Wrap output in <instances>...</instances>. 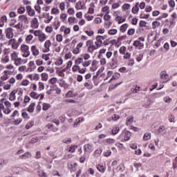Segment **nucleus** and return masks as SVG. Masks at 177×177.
<instances>
[{
    "label": "nucleus",
    "instance_id": "1",
    "mask_svg": "<svg viewBox=\"0 0 177 177\" xmlns=\"http://www.w3.org/2000/svg\"><path fill=\"white\" fill-rule=\"evenodd\" d=\"M30 48L26 44L21 46V51L22 53L23 57H28L30 56Z\"/></svg>",
    "mask_w": 177,
    "mask_h": 177
},
{
    "label": "nucleus",
    "instance_id": "2",
    "mask_svg": "<svg viewBox=\"0 0 177 177\" xmlns=\"http://www.w3.org/2000/svg\"><path fill=\"white\" fill-rule=\"evenodd\" d=\"M160 77L164 84H167L169 81V75L165 71L160 72Z\"/></svg>",
    "mask_w": 177,
    "mask_h": 177
},
{
    "label": "nucleus",
    "instance_id": "3",
    "mask_svg": "<svg viewBox=\"0 0 177 177\" xmlns=\"http://www.w3.org/2000/svg\"><path fill=\"white\" fill-rule=\"evenodd\" d=\"M13 35H15L13 34V29L12 28H8L6 30V38H8V39H10V38H13Z\"/></svg>",
    "mask_w": 177,
    "mask_h": 177
},
{
    "label": "nucleus",
    "instance_id": "4",
    "mask_svg": "<svg viewBox=\"0 0 177 177\" xmlns=\"http://www.w3.org/2000/svg\"><path fill=\"white\" fill-rule=\"evenodd\" d=\"M95 39H96V41L95 42V44L97 48H101V46H103V40L100 37V35H97L95 37Z\"/></svg>",
    "mask_w": 177,
    "mask_h": 177
},
{
    "label": "nucleus",
    "instance_id": "5",
    "mask_svg": "<svg viewBox=\"0 0 177 177\" xmlns=\"http://www.w3.org/2000/svg\"><path fill=\"white\" fill-rule=\"evenodd\" d=\"M84 153H92L93 151V145L87 144L84 146Z\"/></svg>",
    "mask_w": 177,
    "mask_h": 177
},
{
    "label": "nucleus",
    "instance_id": "6",
    "mask_svg": "<svg viewBox=\"0 0 177 177\" xmlns=\"http://www.w3.org/2000/svg\"><path fill=\"white\" fill-rule=\"evenodd\" d=\"M118 66V60L117 59V57H113L112 59V62L111 63V68H117Z\"/></svg>",
    "mask_w": 177,
    "mask_h": 177
},
{
    "label": "nucleus",
    "instance_id": "7",
    "mask_svg": "<svg viewBox=\"0 0 177 177\" xmlns=\"http://www.w3.org/2000/svg\"><path fill=\"white\" fill-rule=\"evenodd\" d=\"M50 45H52V43L50 42V40H46L45 44H44V48H46L44 52L45 53H46L47 52H49V50H50V49L49 48H50Z\"/></svg>",
    "mask_w": 177,
    "mask_h": 177
},
{
    "label": "nucleus",
    "instance_id": "8",
    "mask_svg": "<svg viewBox=\"0 0 177 177\" xmlns=\"http://www.w3.org/2000/svg\"><path fill=\"white\" fill-rule=\"evenodd\" d=\"M39 26V24H38V19L37 18H33L32 21H31V27L32 28H38Z\"/></svg>",
    "mask_w": 177,
    "mask_h": 177
},
{
    "label": "nucleus",
    "instance_id": "9",
    "mask_svg": "<svg viewBox=\"0 0 177 177\" xmlns=\"http://www.w3.org/2000/svg\"><path fill=\"white\" fill-rule=\"evenodd\" d=\"M26 11L28 12V16L32 17L35 15V11L32 10L30 6H26Z\"/></svg>",
    "mask_w": 177,
    "mask_h": 177
},
{
    "label": "nucleus",
    "instance_id": "10",
    "mask_svg": "<svg viewBox=\"0 0 177 177\" xmlns=\"http://www.w3.org/2000/svg\"><path fill=\"white\" fill-rule=\"evenodd\" d=\"M31 52L33 56H38V55H39V50L35 46H31Z\"/></svg>",
    "mask_w": 177,
    "mask_h": 177
},
{
    "label": "nucleus",
    "instance_id": "11",
    "mask_svg": "<svg viewBox=\"0 0 177 177\" xmlns=\"http://www.w3.org/2000/svg\"><path fill=\"white\" fill-rule=\"evenodd\" d=\"M19 20H21V21H24L25 24H28L29 21H28V18L27 17V15H20L19 17Z\"/></svg>",
    "mask_w": 177,
    "mask_h": 177
},
{
    "label": "nucleus",
    "instance_id": "12",
    "mask_svg": "<svg viewBox=\"0 0 177 177\" xmlns=\"http://www.w3.org/2000/svg\"><path fill=\"white\" fill-rule=\"evenodd\" d=\"M34 110H35V102H32L28 107L27 111L29 113H34Z\"/></svg>",
    "mask_w": 177,
    "mask_h": 177
},
{
    "label": "nucleus",
    "instance_id": "13",
    "mask_svg": "<svg viewBox=\"0 0 177 177\" xmlns=\"http://www.w3.org/2000/svg\"><path fill=\"white\" fill-rule=\"evenodd\" d=\"M16 93H17V91H16V90L12 91L10 94L9 100H10L11 102H13V100H15Z\"/></svg>",
    "mask_w": 177,
    "mask_h": 177
},
{
    "label": "nucleus",
    "instance_id": "14",
    "mask_svg": "<svg viewBox=\"0 0 177 177\" xmlns=\"http://www.w3.org/2000/svg\"><path fill=\"white\" fill-rule=\"evenodd\" d=\"M99 47H97V46H90L88 47L87 52H88V53H93V51L96 50V49H97Z\"/></svg>",
    "mask_w": 177,
    "mask_h": 177
},
{
    "label": "nucleus",
    "instance_id": "15",
    "mask_svg": "<svg viewBox=\"0 0 177 177\" xmlns=\"http://www.w3.org/2000/svg\"><path fill=\"white\" fill-rule=\"evenodd\" d=\"M131 133H130V131H125L124 132V142H128V140H129V139H131Z\"/></svg>",
    "mask_w": 177,
    "mask_h": 177
},
{
    "label": "nucleus",
    "instance_id": "16",
    "mask_svg": "<svg viewBox=\"0 0 177 177\" xmlns=\"http://www.w3.org/2000/svg\"><path fill=\"white\" fill-rule=\"evenodd\" d=\"M97 169L99 171V172H101L102 174H104L106 171V167L103 166V165H97Z\"/></svg>",
    "mask_w": 177,
    "mask_h": 177
},
{
    "label": "nucleus",
    "instance_id": "17",
    "mask_svg": "<svg viewBox=\"0 0 177 177\" xmlns=\"http://www.w3.org/2000/svg\"><path fill=\"white\" fill-rule=\"evenodd\" d=\"M31 158V154L30 152H26L23 155H21L19 156V158H21L22 160H26V158Z\"/></svg>",
    "mask_w": 177,
    "mask_h": 177
},
{
    "label": "nucleus",
    "instance_id": "18",
    "mask_svg": "<svg viewBox=\"0 0 177 177\" xmlns=\"http://www.w3.org/2000/svg\"><path fill=\"white\" fill-rule=\"evenodd\" d=\"M8 162H9L8 159L0 158V167H5V165H8Z\"/></svg>",
    "mask_w": 177,
    "mask_h": 177
},
{
    "label": "nucleus",
    "instance_id": "19",
    "mask_svg": "<svg viewBox=\"0 0 177 177\" xmlns=\"http://www.w3.org/2000/svg\"><path fill=\"white\" fill-rule=\"evenodd\" d=\"M151 139V133H145L143 136V140H150Z\"/></svg>",
    "mask_w": 177,
    "mask_h": 177
},
{
    "label": "nucleus",
    "instance_id": "20",
    "mask_svg": "<svg viewBox=\"0 0 177 177\" xmlns=\"http://www.w3.org/2000/svg\"><path fill=\"white\" fill-rule=\"evenodd\" d=\"M78 146L77 145H71L69 147L68 151H69V153H75V149H77Z\"/></svg>",
    "mask_w": 177,
    "mask_h": 177
},
{
    "label": "nucleus",
    "instance_id": "21",
    "mask_svg": "<svg viewBox=\"0 0 177 177\" xmlns=\"http://www.w3.org/2000/svg\"><path fill=\"white\" fill-rule=\"evenodd\" d=\"M133 122V116H129L127 118L126 124L127 125H131Z\"/></svg>",
    "mask_w": 177,
    "mask_h": 177
},
{
    "label": "nucleus",
    "instance_id": "22",
    "mask_svg": "<svg viewBox=\"0 0 177 177\" xmlns=\"http://www.w3.org/2000/svg\"><path fill=\"white\" fill-rule=\"evenodd\" d=\"M103 152V149L102 148H100L99 149H96L94 152V156L95 157H99L100 154Z\"/></svg>",
    "mask_w": 177,
    "mask_h": 177
},
{
    "label": "nucleus",
    "instance_id": "23",
    "mask_svg": "<svg viewBox=\"0 0 177 177\" xmlns=\"http://www.w3.org/2000/svg\"><path fill=\"white\" fill-rule=\"evenodd\" d=\"M160 26H161V24L157 21L152 22V28L153 30H156V28H157V27H160Z\"/></svg>",
    "mask_w": 177,
    "mask_h": 177
},
{
    "label": "nucleus",
    "instance_id": "24",
    "mask_svg": "<svg viewBox=\"0 0 177 177\" xmlns=\"http://www.w3.org/2000/svg\"><path fill=\"white\" fill-rule=\"evenodd\" d=\"M139 27L143 28V27H149L147 26V22L146 21L141 20L139 22Z\"/></svg>",
    "mask_w": 177,
    "mask_h": 177
},
{
    "label": "nucleus",
    "instance_id": "25",
    "mask_svg": "<svg viewBox=\"0 0 177 177\" xmlns=\"http://www.w3.org/2000/svg\"><path fill=\"white\" fill-rule=\"evenodd\" d=\"M46 39V35L44 33L40 34L39 35V40L40 42H44Z\"/></svg>",
    "mask_w": 177,
    "mask_h": 177
},
{
    "label": "nucleus",
    "instance_id": "26",
    "mask_svg": "<svg viewBox=\"0 0 177 177\" xmlns=\"http://www.w3.org/2000/svg\"><path fill=\"white\" fill-rule=\"evenodd\" d=\"M127 28H128V24H124L120 26L121 32H125L127 31Z\"/></svg>",
    "mask_w": 177,
    "mask_h": 177
},
{
    "label": "nucleus",
    "instance_id": "27",
    "mask_svg": "<svg viewBox=\"0 0 177 177\" xmlns=\"http://www.w3.org/2000/svg\"><path fill=\"white\" fill-rule=\"evenodd\" d=\"M83 6H82V1H78L75 5V8L77 10L82 9Z\"/></svg>",
    "mask_w": 177,
    "mask_h": 177
},
{
    "label": "nucleus",
    "instance_id": "28",
    "mask_svg": "<svg viewBox=\"0 0 177 177\" xmlns=\"http://www.w3.org/2000/svg\"><path fill=\"white\" fill-rule=\"evenodd\" d=\"M47 127H48V129H51V131H53V132H57V131H58V129L55 127L53 126V124H48Z\"/></svg>",
    "mask_w": 177,
    "mask_h": 177
},
{
    "label": "nucleus",
    "instance_id": "29",
    "mask_svg": "<svg viewBox=\"0 0 177 177\" xmlns=\"http://www.w3.org/2000/svg\"><path fill=\"white\" fill-rule=\"evenodd\" d=\"M38 95V93H37V92L32 91L30 93V96L32 97V99H39V95Z\"/></svg>",
    "mask_w": 177,
    "mask_h": 177
},
{
    "label": "nucleus",
    "instance_id": "30",
    "mask_svg": "<svg viewBox=\"0 0 177 177\" xmlns=\"http://www.w3.org/2000/svg\"><path fill=\"white\" fill-rule=\"evenodd\" d=\"M118 172H124V171H125V166H124V165H122V164L118 165Z\"/></svg>",
    "mask_w": 177,
    "mask_h": 177
},
{
    "label": "nucleus",
    "instance_id": "31",
    "mask_svg": "<svg viewBox=\"0 0 177 177\" xmlns=\"http://www.w3.org/2000/svg\"><path fill=\"white\" fill-rule=\"evenodd\" d=\"M118 132H120V127H113L112 129V134L113 135H117V133H118Z\"/></svg>",
    "mask_w": 177,
    "mask_h": 177
},
{
    "label": "nucleus",
    "instance_id": "32",
    "mask_svg": "<svg viewBox=\"0 0 177 177\" xmlns=\"http://www.w3.org/2000/svg\"><path fill=\"white\" fill-rule=\"evenodd\" d=\"M23 62V60L21 58H17L15 61V64L17 66H21V63Z\"/></svg>",
    "mask_w": 177,
    "mask_h": 177
},
{
    "label": "nucleus",
    "instance_id": "33",
    "mask_svg": "<svg viewBox=\"0 0 177 177\" xmlns=\"http://www.w3.org/2000/svg\"><path fill=\"white\" fill-rule=\"evenodd\" d=\"M17 12L19 13V15H23L26 12V8L24 7H20L19 8H18Z\"/></svg>",
    "mask_w": 177,
    "mask_h": 177
},
{
    "label": "nucleus",
    "instance_id": "34",
    "mask_svg": "<svg viewBox=\"0 0 177 177\" xmlns=\"http://www.w3.org/2000/svg\"><path fill=\"white\" fill-rule=\"evenodd\" d=\"M48 73H41L42 81H48Z\"/></svg>",
    "mask_w": 177,
    "mask_h": 177
},
{
    "label": "nucleus",
    "instance_id": "35",
    "mask_svg": "<svg viewBox=\"0 0 177 177\" xmlns=\"http://www.w3.org/2000/svg\"><path fill=\"white\" fill-rule=\"evenodd\" d=\"M133 45V46L138 48V46H143V43L140 42V41H135Z\"/></svg>",
    "mask_w": 177,
    "mask_h": 177
},
{
    "label": "nucleus",
    "instance_id": "36",
    "mask_svg": "<svg viewBox=\"0 0 177 177\" xmlns=\"http://www.w3.org/2000/svg\"><path fill=\"white\" fill-rule=\"evenodd\" d=\"M117 32H118V31L117 30V29H111V30L108 32V34H109V35H115V34H117Z\"/></svg>",
    "mask_w": 177,
    "mask_h": 177
},
{
    "label": "nucleus",
    "instance_id": "37",
    "mask_svg": "<svg viewBox=\"0 0 177 177\" xmlns=\"http://www.w3.org/2000/svg\"><path fill=\"white\" fill-rule=\"evenodd\" d=\"M49 107H50V104L44 103V104H43V108H42V109H43L44 111H46V110H48V109H49Z\"/></svg>",
    "mask_w": 177,
    "mask_h": 177
},
{
    "label": "nucleus",
    "instance_id": "38",
    "mask_svg": "<svg viewBox=\"0 0 177 177\" xmlns=\"http://www.w3.org/2000/svg\"><path fill=\"white\" fill-rule=\"evenodd\" d=\"M125 50H127V47L125 46H122L119 49V52L121 55H125Z\"/></svg>",
    "mask_w": 177,
    "mask_h": 177
},
{
    "label": "nucleus",
    "instance_id": "39",
    "mask_svg": "<svg viewBox=\"0 0 177 177\" xmlns=\"http://www.w3.org/2000/svg\"><path fill=\"white\" fill-rule=\"evenodd\" d=\"M122 9H124V10H128L131 9V4H129V3H124L122 6Z\"/></svg>",
    "mask_w": 177,
    "mask_h": 177
},
{
    "label": "nucleus",
    "instance_id": "40",
    "mask_svg": "<svg viewBox=\"0 0 177 177\" xmlns=\"http://www.w3.org/2000/svg\"><path fill=\"white\" fill-rule=\"evenodd\" d=\"M59 13H60V10H59L57 8H53L51 10L52 15H59Z\"/></svg>",
    "mask_w": 177,
    "mask_h": 177
},
{
    "label": "nucleus",
    "instance_id": "41",
    "mask_svg": "<svg viewBox=\"0 0 177 177\" xmlns=\"http://www.w3.org/2000/svg\"><path fill=\"white\" fill-rule=\"evenodd\" d=\"M84 62V59L82 57H79L75 59V63L76 65L81 64Z\"/></svg>",
    "mask_w": 177,
    "mask_h": 177
},
{
    "label": "nucleus",
    "instance_id": "42",
    "mask_svg": "<svg viewBox=\"0 0 177 177\" xmlns=\"http://www.w3.org/2000/svg\"><path fill=\"white\" fill-rule=\"evenodd\" d=\"M163 100L165 102V103H171L172 98L169 97V96H166L164 97Z\"/></svg>",
    "mask_w": 177,
    "mask_h": 177
},
{
    "label": "nucleus",
    "instance_id": "43",
    "mask_svg": "<svg viewBox=\"0 0 177 177\" xmlns=\"http://www.w3.org/2000/svg\"><path fill=\"white\" fill-rule=\"evenodd\" d=\"M66 97H74V94L73 93V91H69L66 95Z\"/></svg>",
    "mask_w": 177,
    "mask_h": 177
},
{
    "label": "nucleus",
    "instance_id": "44",
    "mask_svg": "<svg viewBox=\"0 0 177 177\" xmlns=\"http://www.w3.org/2000/svg\"><path fill=\"white\" fill-rule=\"evenodd\" d=\"M50 84H52V85H55V84H56L57 82V78L56 77H52L50 80H49Z\"/></svg>",
    "mask_w": 177,
    "mask_h": 177
},
{
    "label": "nucleus",
    "instance_id": "45",
    "mask_svg": "<svg viewBox=\"0 0 177 177\" xmlns=\"http://www.w3.org/2000/svg\"><path fill=\"white\" fill-rule=\"evenodd\" d=\"M32 127H34V122L33 121H30L29 123H28L26 125V129H30V128H31Z\"/></svg>",
    "mask_w": 177,
    "mask_h": 177
},
{
    "label": "nucleus",
    "instance_id": "46",
    "mask_svg": "<svg viewBox=\"0 0 177 177\" xmlns=\"http://www.w3.org/2000/svg\"><path fill=\"white\" fill-rule=\"evenodd\" d=\"M110 9V8L107 6H104L102 8V12L104 13L106 12L107 15H109V13H110V11H109V10Z\"/></svg>",
    "mask_w": 177,
    "mask_h": 177
},
{
    "label": "nucleus",
    "instance_id": "47",
    "mask_svg": "<svg viewBox=\"0 0 177 177\" xmlns=\"http://www.w3.org/2000/svg\"><path fill=\"white\" fill-rule=\"evenodd\" d=\"M104 157H110L111 156V150L108 149L105 152H104Z\"/></svg>",
    "mask_w": 177,
    "mask_h": 177
},
{
    "label": "nucleus",
    "instance_id": "48",
    "mask_svg": "<svg viewBox=\"0 0 177 177\" xmlns=\"http://www.w3.org/2000/svg\"><path fill=\"white\" fill-rule=\"evenodd\" d=\"M55 64V66H62V64H63V59L60 58L59 59L57 60Z\"/></svg>",
    "mask_w": 177,
    "mask_h": 177
},
{
    "label": "nucleus",
    "instance_id": "49",
    "mask_svg": "<svg viewBox=\"0 0 177 177\" xmlns=\"http://www.w3.org/2000/svg\"><path fill=\"white\" fill-rule=\"evenodd\" d=\"M106 143H109V145H114V143H115V140L113 138H109L106 140Z\"/></svg>",
    "mask_w": 177,
    "mask_h": 177
},
{
    "label": "nucleus",
    "instance_id": "50",
    "mask_svg": "<svg viewBox=\"0 0 177 177\" xmlns=\"http://www.w3.org/2000/svg\"><path fill=\"white\" fill-rule=\"evenodd\" d=\"M38 176L40 177H46V174H45V172L42 170H39L38 171Z\"/></svg>",
    "mask_w": 177,
    "mask_h": 177
},
{
    "label": "nucleus",
    "instance_id": "51",
    "mask_svg": "<svg viewBox=\"0 0 177 177\" xmlns=\"http://www.w3.org/2000/svg\"><path fill=\"white\" fill-rule=\"evenodd\" d=\"M60 27V21H57V22L55 21L54 23V28L55 30H58V28Z\"/></svg>",
    "mask_w": 177,
    "mask_h": 177
},
{
    "label": "nucleus",
    "instance_id": "52",
    "mask_svg": "<svg viewBox=\"0 0 177 177\" xmlns=\"http://www.w3.org/2000/svg\"><path fill=\"white\" fill-rule=\"evenodd\" d=\"M50 54H43L42 55V59H44V60H46V62H48V60H49V55H50Z\"/></svg>",
    "mask_w": 177,
    "mask_h": 177
},
{
    "label": "nucleus",
    "instance_id": "53",
    "mask_svg": "<svg viewBox=\"0 0 177 177\" xmlns=\"http://www.w3.org/2000/svg\"><path fill=\"white\" fill-rule=\"evenodd\" d=\"M127 34L128 35H133L135 34V28L129 29Z\"/></svg>",
    "mask_w": 177,
    "mask_h": 177
},
{
    "label": "nucleus",
    "instance_id": "54",
    "mask_svg": "<svg viewBox=\"0 0 177 177\" xmlns=\"http://www.w3.org/2000/svg\"><path fill=\"white\" fill-rule=\"evenodd\" d=\"M138 12H139V8H136V7H133L132 10H131V12L133 13V15H136V13H138Z\"/></svg>",
    "mask_w": 177,
    "mask_h": 177
},
{
    "label": "nucleus",
    "instance_id": "55",
    "mask_svg": "<svg viewBox=\"0 0 177 177\" xmlns=\"http://www.w3.org/2000/svg\"><path fill=\"white\" fill-rule=\"evenodd\" d=\"M56 39L58 42L63 41V36L62 35H57Z\"/></svg>",
    "mask_w": 177,
    "mask_h": 177
},
{
    "label": "nucleus",
    "instance_id": "56",
    "mask_svg": "<svg viewBox=\"0 0 177 177\" xmlns=\"http://www.w3.org/2000/svg\"><path fill=\"white\" fill-rule=\"evenodd\" d=\"M2 63H4V64H6V63H9V55H6L5 57V59H2Z\"/></svg>",
    "mask_w": 177,
    "mask_h": 177
},
{
    "label": "nucleus",
    "instance_id": "57",
    "mask_svg": "<svg viewBox=\"0 0 177 177\" xmlns=\"http://www.w3.org/2000/svg\"><path fill=\"white\" fill-rule=\"evenodd\" d=\"M85 32L88 37H92V35L95 34V32L93 30H86Z\"/></svg>",
    "mask_w": 177,
    "mask_h": 177
},
{
    "label": "nucleus",
    "instance_id": "58",
    "mask_svg": "<svg viewBox=\"0 0 177 177\" xmlns=\"http://www.w3.org/2000/svg\"><path fill=\"white\" fill-rule=\"evenodd\" d=\"M7 21H8V18L6 17V15L1 17V23L5 24V23H6Z\"/></svg>",
    "mask_w": 177,
    "mask_h": 177
},
{
    "label": "nucleus",
    "instance_id": "59",
    "mask_svg": "<svg viewBox=\"0 0 177 177\" xmlns=\"http://www.w3.org/2000/svg\"><path fill=\"white\" fill-rule=\"evenodd\" d=\"M93 46V40H88L86 42V46Z\"/></svg>",
    "mask_w": 177,
    "mask_h": 177
},
{
    "label": "nucleus",
    "instance_id": "60",
    "mask_svg": "<svg viewBox=\"0 0 177 177\" xmlns=\"http://www.w3.org/2000/svg\"><path fill=\"white\" fill-rule=\"evenodd\" d=\"M80 68H81L80 67V66L75 65V66H73L72 70H73V71L74 73H75V71H80Z\"/></svg>",
    "mask_w": 177,
    "mask_h": 177
},
{
    "label": "nucleus",
    "instance_id": "61",
    "mask_svg": "<svg viewBox=\"0 0 177 177\" xmlns=\"http://www.w3.org/2000/svg\"><path fill=\"white\" fill-rule=\"evenodd\" d=\"M71 138H68L62 140V143H65V145H68L71 143Z\"/></svg>",
    "mask_w": 177,
    "mask_h": 177
},
{
    "label": "nucleus",
    "instance_id": "62",
    "mask_svg": "<svg viewBox=\"0 0 177 177\" xmlns=\"http://www.w3.org/2000/svg\"><path fill=\"white\" fill-rule=\"evenodd\" d=\"M168 3L171 8H174L175 6V1L174 0H169Z\"/></svg>",
    "mask_w": 177,
    "mask_h": 177
},
{
    "label": "nucleus",
    "instance_id": "63",
    "mask_svg": "<svg viewBox=\"0 0 177 177\" xmlns=\"http://www.w3.org/2000/svg\"><path fill=\"white\" fill-rule=\"evenodd\" d=\"M149 16L150 15L149 14L145 15L142 13V14H140V19H147Z\"/></svg>",
    "mask_w": 177,
    "mask_h": 177
},
{
    "label": "nucleus",
    "instance_id": "64",
    "mask_svg": "<svg viewBox=\"0 0 177 177\" xmlns=\"http://www.w3.org/2000/svg\"><path fill=\"white\" fill-rule=\"evenodd\" d=\"M37 142H38V137H34L30 140V143H37Z\"/></svg>",
    "mask_w": 177,
    "mask_h": 177
}]
</instances>
